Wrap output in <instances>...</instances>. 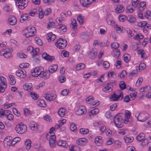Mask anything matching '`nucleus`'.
Returning a JSON list of instances; mask_svg holds the SVG:
<instances>
[{
  "instance_id": "nucleus-34",
  "label": "nucleus",
  "mask_w": 151,
  "mask_h": 151,
  "mask_svg": "<svg viewBox=\"0 0 151 151\" xmlns=\"http://www.w3.org/2000/svg\"><path fill=\"white\" fill-rule=\"evenodd\" d=\"M102 142V137H101L99 136L95 138V142L97 145H100L101 144Z\"/></svg>"
},
{
  "instance_id": "nucleus-10",
  "label": "nucleus",
  "mask_w": 151,
  "mask_h": 151,
  "mask_svg": "<svg viewBox=\"0 0 151 151\" xmlns=\"http://www.w3.org/2000/svg\"><path fill=\"white\" fill-rule=\"evenodd\" d=\"M0 81L1 85L0 87V93H3L4 92L6 88V78L2 76H0Z\"/></svg>"
},
{
  "instance_id": "nucleus-12",
  "label": "nucleus",
  "mask_w": 151,
  "mask_h": 151,
  "mask_svg": "<svg viewBox=\"0 0 151 151\" xmlns=\"http://www.w3.org/2000/svg\"><path fill=\"white\" fill-rule=\"evenodd\" d=\"M86 112V107L83 106H80L77 108L76 114L78 115H81L85 114Z\"/></svg>"
},
{
  "instance_id": "nucleus-48",
  "label": "nucleus",
  "mask_w": 151,
  "mask_h": 151,
  "mask_svg": "<svg viewBox=\"0 0 151 151\" xmlns=\"http://www.w3.org/2000/svg\"><path fill=\"white\" fill-rule=\"evenodd\" d=\"M85 68V65L83 63H80L78 64L76 67V69L78 71L83 69Z\"/></svg>"
},
{
  "instance_id": "nucleus-52",
  "label": "nucleus",
  "mask_w": 151,
  "mask_h": 151,
  "mask_svg": "<svg viewBox=\"0 0 151 151\" xmlns=\"http://www.w3.org/2000/svg\"><path fill=\"white\" fill-rule=\"evenodd\" d=\"M10 79V83L12 85H14L16 83V81L14 77L12 75L9 76Z\"/></svg>"
},
{
  "instance_id": "nucleus-55",
  "label": "nucleus",
  "mask_w": 151,
  "mask_h": 151,
  "mask_svg": "<svg viewBox=\"0 0 151 151\" xmlns=\"http://www.w3.org/2000/svg\"><path fill=\"white\" fill-rule=\"evenodd\" d=\"M126 71L125 70H123L118 73V76L121 78H124L126 76Z\"/></svg>"
},
{
  "instance_id": "nucleus-27",
  "label": "nucleus",
  "mask_w": 151,
  "mask_h": 151,
  "mask_svg": "<svg viewBox=\"0 0 151 151\" xmlns=\"http://www.w3.org/2000/svg\"><path fill=\"white\" fill-rule=\"evenodd\" d=\"M114 27L116 31L118 33L124 32H125V29L122 26H120L118 25H116Z\"/></svg>"
},
{
  "instance_id": "nucleus-21",
  "label": "nucleus",
  "mask_w": 151,
  "mask_h": 151,
  "mask_svg": "<svg viewBox=\"0 0 151 151\" xmlns=\"http://www.w3.org/2000/svg\"><path fill=\"white\" fill-rule=\"evenodd\" d=\"M23 89L26 91H30L32 89V85L31 83H26L23 85Z\"/></svg>"
},
{
  "instance_id": "nucleus-33",
  "label": "nucleus",
  "mask_w": 151,
  "mask_h": 151,
  "mask_svg": "<svg viewBox=\"0 0 151 151\" xmlns=\"http://www.w3.org/2000/svg\"><path fill=\"white\" fill-rule=\"evenodd\" d=\"M97 55V52L95 50H93L92 51L90 52L88 54L89 57L91 59H94Z\"/></svg>"
},
{
  "instance_id": "nucleus-46",
  "label": "nucleus",
  "mask_w": 151,
  "mask_h": 151,
  "mask_svg": "<svg viewBox=\"0 0 151 151\" xmlns=\"http://www.w3.org/2000/svg\"><path fill=\"white\" fill-rule=\"evenodd\" d=\"M145 67V64L144 63H141L139 64V66L136 67V69L137 70L138 69L139 70H142L144 69Z\"/></svg>"
},
{
  "instance_id": "nucleus-49",
  "label": "nucleus",
  "mask_w": 151,
  "mask_h": 151,
  "mask_svg": "<svg viewBox=\"0 0 151 151\" xmlns=\"http://www.w3.org/2000/svg\"><path fill=\"white\" fill-rule=\"evenodd\" d=\"M70 151H81L80 147L78 146H72L70 149Z\"/></svg>"
},
{
  "instance_id": "nucleus-64",
  "label": "nucleus",
  "mask_w": 151,
  "mask_h": 151,
  "mask_svg": "<svg viewBox=\"0 0 151 151\" xmlns=\"http://www.w3.org/2000/svg\"><path fill=\"white\" fill-rule=\"evenodd\" d=\"M134 11V9L131 6H128L127 7L126 10L127 13H132Z\"/></svg>"
},
{
  "instance_id": "nucleus-26",
  "label": "nucleus",
  "mask_w": 151,
  "mask_h": 151,
  "mask_svg": "<svg viewBox=\"0 0 151 151\" xmlns=\"http://www.w3.org/2000/svg\"><path fill=\"white\" fill-rule=\"evenodd\" d=\"M106 21L108 25H111L114 23V20L113 19V17L111 15H109L107 16L106 19Z\"/></svg>"
},
{
  "instance_id": "nucleus-6",
  "label": "nucleus",
  "mask_w": 151,
  "mask_h": 151,
  "mask_svg": "<svg viewBox=\"0 0 151 151\" xmlns=\"http://www.w3.org/2000/svg\"><path fill=\"white\" fill-rule=\"evenodd\" d=\"M67 45L66 40L64 38H59L55 44V45L59 49H63Z\"/></svg>"
},
{
  "instance_id": "nucleus-16",
  "label": "nucleus",
  "mask_w": 151,
  "mask_h": 151,
  "mask_svg": "<svg viewBox=\"0 0 151 151\" xmlns=\"http://www.w3.org/2000/svg\"><path fill=\"white\" fill-rule=\"evenodd\" d=\"M95 0H80L81 4L83 7H86L94 1Z\"/></svg>"
},
{
  "instance_id": "nucleus-2",
  "label": "nucleus",
  "mask_w": 151,
  "mask_h": 151,
  "mask_svg": "<svg viewBox=\"0 0 151 151\" xmlns=\"http://www.w3.org/2000/svg\"><path fill=\"white\" fill-rule=\"evenodd\" d=\"M123 97L122 92L120 90H118L111 95L110 100L111 101H117L121 100Z\"/></svg>"
},
{
  "instance_id": "nucleus-28",
  "label": "nucleus",
  "mask_w": 151,
  "mask_h": 151,
  "mask_svg": "<svg viewBox=\"0 0 151 151\" xmlns=\"http://www.w3.org/2000/svg\"><path fill=\"white\" fill-rule=\"evenodd\" d=\"M66 110L64 108H61L59 109L58 111V114L61 117L64 116L65 114Z\"/></svg>"
},
{
  "instance_id": "nucleus-38",
  "label": "nucleus",
  "mask_w": 151,
  "mask_h": 151,
  "mask_svg": "<svg viewBox=\"0 0 151 151\" xmlns=\"http://www.w3.org/2000/svg\"><path fill=\"white\" fill-rule=\"evenodd\" d=\"M145 137V134L143 133H141L137 137L136 139L139 142H141L144 139Z\"/></svg>"
},
{
  "instance_id": "nucleus-24",
  "label": "nucleus",
  "mask_w": 151,
  "mask_h": 151,
  "mask_svg": "<svg viewBox=\"0 0 151 151\" xmlns=\"http://www.w3.org/2000/svg\"><path fill=\"white\" fill-rule=\"evenodd\" d=\"M124 9V7L122 5H119L115 8V11L116 13L119 14L123 12Z\"/></svg>"
},
{
  "instance_id": "nucleus-43",
  "label": "nucleus",
  "mask_w": 151,
  "mask_h": 151,
  "mask_svg": "<svg viewBox=\"0 0 151 151\" xmlns=\"http://www.w3.org/2000/svg\"><path fill=\"white\" fill-rule=\"evenodd\" d=\"M57 28L59 29V31H62L63 32L66 31V26L61 24H60L57 26Z\"/></svg>"
},
{
  "instance_id": "nucleus-4",
  "label": "nucleus",
  "mask_w": 151,
  "mask_h": 151,
  "mask_svg": "<svg viewBox=\"0 0 151 151\" xmlns=\"http://www.w3.org/2000/svg\"><path fill=\"white\" fill-rule=\"evenodd\" d=\"M27 129V127L26 125L22 123L18 124L15 128L17 133L19 134H22L25 132Z\"/></svg>"
},
{
  "instance_id": "nucleus-1",
  "label": "nucleus",
  "mask_w": 151,
  "mask_h": 151,
  "mask_svg": "<svg viewBox=\"0 0 151 151\" xmlns=\"http://www.w3.org/2000/svg\"><path fill=\"white\" fill-rule=\"evenodd\" d=\"M124 115L122 113H120L117 114L114 117V122L116 126L120 128L122 127L123 123H124V120L123 118Z\"/></svg>"
},
{
  "instance_id": "nucleus-56",
  "label": "nucleus",
  "mask_w": 151,
  "mask_h": 151,
  "mask_svg": "<svg viewBox=\"0 0 151 151\" xmlns=\"http://www.w3.org/2000/svg\"><path fill=\"white\" fill-rule=\"evenodd\" d=\"M139 1L138 0H132V5L134 7H137L139 5Z\"/></svg>"
},
{
  "instance_id": "nucleus-7",
  "label": "nucleus",
  "mask_w": 151,
  "mask_h": 151,
  "mask_svg": "<svg viewBox=\"0 0 151 151\" xmlns=\"http://www.w3.org/2000/svg\"><path fill=\"white\" fill-rule=\"evenodd\" d=\"M46 137L47 139L49 140L50 146L53 148L56 141V137L54 134H52L50 132L47 134Z\"/></svg>"
},
{
  "instance_id": "nucleus-51",
  "label": "nucleus",
  "mask_w": 151,
  "mask_h": 151,
  "mask_svg": "<svg viewBox=\"0 0 151 151\" xmlns=\"http://www.w3.org/2000/svg\"><path fill=\"white\" fill-rule=\"evenodd\" d=\"M29 96H31L32 99L34 100H36L39 97L38 95L37 94L34 92L30 93L29 94Z\"/></svg>"
},
{
  "instance_id": "nucleus-44",
  "label": "nucleus",
  "mask_w": 151,
  "mask_h": 151,
  "mask_svg": "<svg viewBox=\"0 0 151 151\" xmlns=\"http://www.w3.org/2000/svg\"><path fill=\"white\" fill-rule=\"evenodd\" d=\"M125 142L126 143L131 142L132 141L133 139L132 137H129L127 136H125L124 138Z\"/></svg>"
},
{
  "instance_id": "nucleus-22",
  "label": "nucleus",
  "mask_w": 151,
  "mask_h": 151,
  "mask_svg": "<svg viewBox=\"0 0 151 151\" xmlns=\"http://www.w3.org/2000/svg\"><path fill=\"white\" fill-rule=\"evenodd\" d=\"M58 68L57 65H52L50 66L48 68V71L50 73H53L56 71Z\"/></svg>"
},
{
  "instance_id": "nucleus-62",
  "label": "nucleus",
  "mask_w": 151,
  "mask_h": 151,
  "mask_svg": "<svg viewBox=\"0 0 151 151\" xmlns=\"http://www.w3.org/2000/svg\"><path fill=\"white\" fill-rule=\"evenodd\" d=\"M142 81V78L141 77H139L136 82V86L137 87H139L141 84Z\"/></svg>"
},
{
  "instance_id": "nucleus-30",
  "label": "nucleus",
  "mask_w": 151,
  "mask_h": 151,
  "mask_svg": "<svg viewBox=\"0 0 151 151\" xmlns=\"http://www.w3.org/2000/svg\"><path fill=\"white\" fill-rule=\"evenodd\" d=\"M34 148L37 151H45V150L40 144H36L34 145Z\"/></svg>"
},
{
  "instance_id": "nucleus-61",
  "label": "nucleus",
  "mask_w": 151,
  "mask_h": 151,
  "mask_svg": "<svg viewBox=\"0 0 151 151\" xmlns=\"http://www.w3.org/2000/svg\"><path fill=\"white\" fill-rule=\"evenodd\" d=\"M119 46V44L116 42H114L111 45V47L113 50L118 49Z\"/></svg>"
},
{
  "instance_id": "nucleus-42",
  "label": "nucleus",
  "mask_w": 151,
  "mask_h": 151,
  "mask_svg": "<svg viewBox=\"0 0 151 151\" xmlns=\"http://www.w3.org/2000/svg\"><path fill=\"white\" fill-rule=\"evenodd\" d=\"M139 6L140 7H139V10L140 11L143 10L146 6V2L144 1L141 2Z\"/></svg>"
},
{
  "instance_id": "nucleus-63",
  "label": "nucleus",
  "mask_w": 151,
  "mask_h": 151,
  "mask_svg": "<svg viewBox=\"0 0 151 151\" xmlns=\"http://www.w3.org/2000/svg\"><path fill=\"white\" fill-rule=\"evenodd\" d=\"M14 104V103H12L11 104L6 103L4 104V106L5 109H8L11 107Z\"/></svg>"
},
{
  "instance_id": "nucleus-54",
  "label": "nucleus",
  "mask_w": 151,
  "mask_h": 151,
  "mask_svg": "<svg viewBox=\"0 0 151 151\" xmlns=\"http://www.w3.org/2000/svg\"><path fill=\"white\" fill-rule=\"evenodd\" d=\"M88 130L86 128H81L80 129V132L83 134H86L88 132Z\"/></svg>"
},
{
  "instance_id": "nucleus-23",
  "label": "nucleus",
  "mask_w": 151,
  "mask_h": 151,
  "mask_svg": "<svg viewBox=\"0 0 151 151\" xmlns=\"http://www.w3.org/2000/svg\"><path fill=\"white\" fill-rule=\"evenodd\" d=\"M3 50L0 51V55H3L6 58H9L11 56V53L9 51H6L4 53L2 52Z\"/></svg>"
},
{
  "instance_id": "nucleus-5",
  "label": "nucleus",
  "mask_w": 151,
  "mask_h": 151,
  "mask_svg": "<svg viewBox=\"0 0 151 151\" xmlns=\"http://www.w3.org/2000/svg\"><path fill=\"white\" fill-rule=\"evenodd\" d=\"M30 129L35 132L41 131L42 129V127L34 122H31L29 124Z\"/></svg>"
},
{
  "instance_id": "nucleus-31",
  "label": "nucleus",
  "mask_w": 151,
  "mask_h": 151,
  "mask_svg": "<svg viewBox=\"0 0 151 151\" xmlns=\"http://www.w3.org/2000/svg\"><path fill=\"white\" fill-rule=\"evenodd\" d=\"M37 105L41 107H45L46 106V103L44 100L42 99H39L37 102Z\"/></svg>"
},
{
  "instance_id": "nucleus-53",
  "label": "nucleus",
  "mask_w": 151,
  "mask_h": 151,
  "mask_svg": "<svg viewBox=\"0 0 151 151\" xmlns=\"http://www.w3.org/2000/svg\"><path fill=\"white\" fill-rule=\"evenodd\" d=\"M24 115L25 116H27L32 114V112L27 108L25 109H24Z\"/></svg>"
},
{
  "instance_id": "nucleus-39",
  "label": "nucleus",
  "mask_w": 151,
  "mask_h": 151,
  "mask_svg": "<svg viewBox=\"0 0 151 151\" xmlns=\"http://www.w3.org/2000/svg\"><path fill=\"white\" fill-rule=\"evenodd\" d=\"M39 49L38 48H36L35 49H33L30 54L33 57H34L37 56L39 53Z\"/></svg>"
},
{
  "instance_id": "nucleus-9",
  "label": "nucleus",
  "mask_w": 151,
  "mask_h": 151,
  "mask_svg": "<svg viewBox=\"0 0 151 151\" xmlns=\"http://www.w3.org/2000/svg\"><path fill=\"white\" fill-rule=\"evenodd\" d=\"M43 70V69L42 67H37L34 69L33 72H31V74L32 76L34 77H37L39 76L40 77L41 74Z\"/></svg>"
},
{
  "instance_id": "nucleus-58",
  "label": "nucleus",
  "mask_w": 151,
  "mask_h": 151,
  "mask_svg": "<svg viewBox=\"0 0 151 151\" xmlns=\"http://www.w3.org/2000/svg\"><path fill=\"white\" fill-rule=\"evenodd\" d=\"M69 93V90L68 89H65L63 90L61 92V94L64 96L67 95Z\"/></svg>"
},
{
  "instance_id": "nucleus-8",
  "label": "nucleus",
  "mask_w": 151,
  "mask_h": 151,
  "mask_svg": "<svg viewBox=\"0 0 151 151\" xmlns=\"http://www.w3.org/2000/svg\"><path fill=\"white\" fill-rule=\"evenodd\" d=\"M27 0H23L16 1V5L18 7L19 9H24L25 7H26L28 3Z\"/></svg>"
},
{
  "instance_id": "nucleus-17",
  "label": "nucleus",
  "mask_w": 151,
  "mask_h": 151,
  "mask_svg": "<svg viewBox=\"0 0 151 151\" xmlns=\"http://www.w3.org/2000/svg\"><path fill=\"white\" fill-rule=\"evenodd\" d=\"M125 118L124 119V124H126L128 123L129 121V119L131 116L130 112L128 110H126L125 111L124 114Z\"/></svg>"
},
{
  "instance_id": "nucleus-60",
  "label": "nucleus",
  "mask_w": 151,
  "mask_h": 151,
  "mask_svg": "<svg viewBox=\"0 0 151 151\" xmlns=\"http://www.w3.org/2000/svg\"><path fill=\"white\" fill-rule=\"evenodd\" d=\"M119 87L120 89L123 90L126 88V85L125 82L123 81H121L119 83Z\"/></svg>"
},
{
  "instance_id": "nucleus-47",
  "label": "nucleus",
  "mask_w": 151,
  "mask_h": 151,
  "mask_svg": "<svg viewBox=\"0 0 151 151\" xmlns=\"http://www.w3.org/2000/svg\"><path fill=\"white\" fill-rule=\"evenodd\" d=\"M127 19L129 22L132 23L135 22L136 20V18L132 16H129L127 17Z\"/></svg>"
},
{
  "instance_id": "nucleus-41",
  "label": "nucleus",
  "mask_w": 151,
  "mask_h": 151,
  "mask_svg": "<svg viewBox=\"0 0 151 151\" xmlns=\"http://www.w3.org/2000/svg\"><path fill=\"white\" fill-rule=\"evenodd\" d=\"M151 89V86H148L140 88L139 91L141 92H146L150 91Z\"/></svg>"
},
{
  "instance_id": "nucleus-35",
  "label": "nucleus",
  "mask_w": 151,
  "mask_h": 151,
  "mask_svg": "<svg viewBox=\"0 0 151 151\" xmlns=\"http://www.w3.org/2000/svg\"><path fill=\"white\" fill-rule=\"evenodd\" d=\"M66 142L64 140H59L57 142V145L58 146L64 148L66 147Z\"/></svg>"
},
{
  "instance_id": "nucleus-59",
  "label": "nucleus",
  "mask_w": 151,
  "mask_h": 151,
  "mask_svg": "<svg viewBox=\"0 0 151 151\" xmlns=\"http://www.w3.org/2000/svg\"><path fill=\"white\" fill-rule=\"evenodd\" d=\"M70 129L72 131L76 132L77 130V127L74 123H72L70 126Z\"/></svg>"
},
{
  "instance_id": "nucleus-37",
  "label": "nucleus",
  "mask_w": 151,
  "mask_h": 151,
  "mask_svg": "<svg viewBox=\"0 0 151 151\" xmlns=\"http://www.w3.org/2000/svg\"><path fill=\"white\" fill-rule=\"evenodd\" d=\"M99 109L97 108H96L93 110H91L90 112L88 113L89 116L91 117L92 115H94L97 114L99 112Z\"/></svg>"
},
{
  "instance_id": "nucleus-25",
  "label": "nucleus",
  "mask_w": 151,
  "mask_h": 151,
  "mask_svg": "<svg viewBox=\"0 0 151 151\" xmlns=\"http://www.w3.org/2000/svg\"><path fill=\"white\" fill-rule=\"evenodd\" d=\"M12 139V137L11 136L6 137L5 138L4 141V145H6L7 146H10Z\"/></svg>"
},
{
  "instance_id": "nucleus-32",
  "label": "nucleus",
  "mask_w": 151,
  "mask_h": 151,
  "mask_svg": "<svg viewBox=\"0 0 151 151\" xmlns=\"http://www.w3.org/2000/svg\"><path fill=\"white\" fill-rule=\"evenodd\" d=\"M29 15L26 14H23L20 19V21L22 23L25 20L29 19Z\"/></svg>"
},
{
  "instance_id": "nucleus-50",
  "label": "nucleus",
  "mask_w": 151,
  "mask_h": 151,
  "mask_svg": "<svg viewBox=\"0 0 151 151\" xmlns=\"http://www.w3.org/2000/svg\"><path fill=\"white\" fill-rule=\"evenodd\" d=\"M83 17L81 14H79L77 17V20L80 24H82L83 22Z\"/></svg>"
},
{
  "instance_id": "nucleus-18",
  "label": "nucleus",
  "mask_w": 151,
  "mask_h": 151,
  "mask_svg": "<svg viewBox=\"0 0 151 151\" xmlns=\"http://www.w3.org/2000/svg\"><path fill=\"white\" fill-rule=\"evenodd\" d=\"M87 142V139L85 138H79L76 141L77 144L81 146L86 145Z\"/></svg>"
},
{
  "instance_id": "nucleus-3",
  "label": "nucleus",
  "mask_w": 151,
  "mask_h": 151,
  "mask_svg": "<svg viewBox=\"0 0 151 151\" xmlns=\"http://www.w3.org/2000/svg\"><path fill=\"white\" fill-rule=\"evenodd\" d=\"M137 116V118L138 120L141 122H144L149 118V115L146 112L142 111H138L136 114L135 116Z\"/></svg>"
},
{
  "instance_id": "nucleus-11",
  "label": "nucleus",
  "mask_w": 151,
  "mask_h": 151,
  "mask_svg": "<svg viewBox=\"0 0 151 151\" xmlns=\"http://www.w3.org/2000/svg\"><path fill=\"white\" fill-rule=\"evenodd\" d=\"M27 31L25 35L26 37H32L36 33V30L34 27H29L27 28Z\"/></svg>"
},
{
  "instance_id": "nucleus-14",
  "label": "nucleus",
  "mask_w": 151,
  "mask_h": 151,
  "mask_svg": "<svg viewBox=\"0 0 151 151\" xmlns=\"http://www.w3.org/2000/svg\"><path fill=\"white\" fill-rule=\"evenodd\" d=\"M113 87L111 83H107L106 84L103 88V91L105 92H109L111 91Z\"/></svg>"
},
{
  "instance_id": "nucleus-57",
  "label": "nucleus",
  "mask_w": 151,
  "mask_h": 151,
  "mask_svg": "<svg viewBox=\"0 0 151 151\" xmlns=\"http://www.w3.org/2000/svg\"><path fill=\"white\" fill-rule=\"evenodd\" d=\"M147 22L145 21H142L138 24V26L140 27H143L147 25Z\"/></svg>"
},
{
  "instance_id": "nucleus-13",
  "label": "nucleus",
  "mask_w": 151,
  "mask_h": 151,
  "mask_svg": "<svg viewBox=\"0 0 151 151\" xmlns=\"http://www.w3.org/2000/svg\"><path fill=\"white\" fill-rule=\"evenodd\" d=\"M44 98L47 101H51L54 100L56 97V95L53 93H47L44 96Z\"/></svg>"
},
{
  "instance_id": "nucleus-20",
  "label": "nucleus",
  "mask_w": 151,
  "mask_h": 151,
  "mask_svg": "<svg viewBox=\"0 0 151 151\" xmlns=\"http://www.w3.org/2000/svg\"><path fill=\"white\" fill-rule=\"evenodd\" d=\"M137 54L141 55V58L142 59H145L147 58V55L145 51L143 49H140L137 50Z\"/></svg>"
},
{
  "instance_id": "nucleus-15",
  "label": "nucleus",
  "mask_w": 151,
  "mask_h": 151,
  "mask_svg": "<svg viewBox=\"0 0 151 151\" xmlns=\"http://www.w3.org/2000/svg\"><path fill=\"white\" fill-rule=\"evenodd\" d=\"M26 72L24 70H19L16 72V75L21 78H24L26 77Z\"/></svg>"
},
{
  "instance_id": "nucleus-40",
  "label": "nucleus",
  "mask_w": 151,
  "mask_h": 151,
  "mask_svg": "<svg viewBox=\"0 0 151 151\" xmlns=\"http://www.w3.org/2000/svg\"><path fill=\"white\" fill-rule=\"evenodd\" d=\"M31 141L30 139H27L25 142V145L26 146V149L27 150H29L31 147Z\"/></svg>"
},
{
  "instance_id": "nucleus-19",
  "label": "nucleus",
  "mask_w": 151,
  "mask_h": 151,
  "mask_svg": "<svg viewBox=\"0 0 151 151\" xmlns=\"http://www.w3.org/2000/svg\"><path fill=\"white\" fill-rule=\"evenodd\" d=\"M8 22L10 25H14L17 23V19L15 17L10 16L9 18Z\"/></svg>"
},
{
  "instance_id": "nucleus-36",
  "label": "nucleus",
  "mask_w": 151,
  "mask_h": 151,
  "mask_svg": "<svg viewBox=\"0 0 151 151\" xmlns=\"http://www.w3.org/2000/svg\"><path fill=\"white\" fill-rule=\"evenodd\" d=\"M50 76V74L49 72L47 71H44V70L42 71L40 77L43 78L44 79L48 78H49Z\"/></svg>"
},
{
  "instance_id": "nucleus-29",
  "label": "nucleus",
  "mask_w": 151,
  "mask_h": 151,
  "mask_svg": "<svg viewBox=\"0 0 151 151\" xmlns=\"http://www.w3.org/2000/svg\"><path fill=\"white\" fill-rule=\"evenodd\" d=\"M54 25L55 24L53 19L52 18H50L49 20V22L47 25V28L48 29L53 28L54 26Z\"/></svg>"
},
{
  "instance_id": "nucleus-45",
  "label": "nucleus",
  "mask_w": 151,
  "mask_h": 151,
  "mask_svg": "<svg viewBox=\"0 0 151 151\" xmlns=\"http://www.w3.org/2000/svg\"><path fill=\"white\" fill-rule=\"evenodd\" d=\"M124 60L126 63H128L130 59V55L128 53L124 54L123 55Z\"/></svg>"
}]
</instances>
